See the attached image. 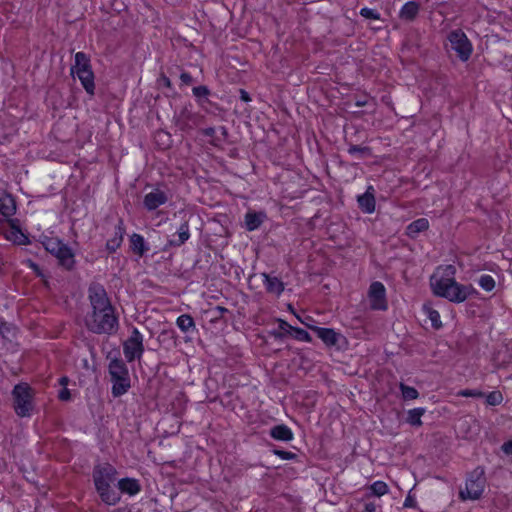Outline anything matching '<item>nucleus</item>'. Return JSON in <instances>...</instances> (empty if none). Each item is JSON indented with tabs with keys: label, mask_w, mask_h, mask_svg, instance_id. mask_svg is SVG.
<instances>
[{
	"label": "nucleus",
	"mask_w": 512,
	"mask_h": 512,
	"mask_svg": "<svg viewBox=\"0 0 512 512\" xmlns=\"http://www.w3.org/2000/svg\"><path fill=\"white\" fill-rule=\"evenodd\" d=\"M365 104H366V102H364V101H357V102H356V106H358V107H362V106H364Z\"/></svg>",
	"instance_id": "nucleus-60"
},
{
	"label": "nucleus",
	"mask_w": 512,
	"mask_h": 512,
	"mask_svg": "<svg viewBox=\"0 0 512 512\" xmlns=\"http://www.w3.org/2000/svg\"><path fill=\"white\" fill-rule=\"evenodd\" d=\"M176 325L184 333H192L197 330L195 321L190 314L180 315L176 320Z\"/></svg>",
	"instance_id": "nucleus-28"
},
{
	"label": "nucleus",
	"mask_w": 512,
	"mask_h": 512,
	"mask_svg": "<svg viewBox=\"0 0 512 512\" xmlns=\"http://www.w3.org/2000/svg\"><path fill=\"white\" fill-rule=\"evenodd\" d=\"M501 449L505 454L512 455V439L504 442Z\"/></svg>",
	"instance_id": "nucleus-52"
},
{
	"label": "nucleus",
	"mask_w": 512,
	"mask_h": 512,
	"mask_svg": "<svg viewBox=\"0 0 512 512\" xmlns=\"http://www.w3.org/2000/svg\"><path fill=\"white\" fill-rule=\"evenodd\" d=\"M157 83H158L159 86H164V87H166V88H168L170 90L173 89V85L171 83V80L164 73H162L160 75V77L157 80Z\"/></svg>",
	"instance_id": "nucleus-45"
},
{
	"label": "nucleus",
	"mask_w": 512,
	"mask_h": 512,
	"mask_svg": "<svg viewBox=\"0 0 512 512\" xmlns=\"http://www.w3.org/2000/svg\"><path fill=\"white\" fill-rule=\"evenodd\" d=\"M380 508L381 506L374 501H368L364 503V509L362 512H377Z\"/></svg>",
	"instance_id": "nucleus-46"
},
{
	"label": "nucleus",
	"mask_w": 512,
	"mask_h": 512,
	"mask_svg": "<svg viewBox=\"0 0 512 512\" xmlns=\"http://www.w3.org/2000/svg\"><path fill=\"white\" fill-rule=\"evenodd\" d=\"M297 318H298V320H299L301 323H303V324H304L307 328H309V329H310V327H316L315 325H312V324H310V323H309V321H310V322H312V321H313L311 317H306L305 319H302V318H300L299 316H297Z\"/></svg>",
	"instance_id": "nucleus-56"
},
{
	"label": "nucleus",
	"mask_w": 512,
	"mask_h": 512,
	"mask_svg": "<svg viewBox=\"0 0 512 512\" xmlns=\"http://www.w3.org/2000/svg\"><path fill=\"white\" fill-rule=\"evenodd\" d=\"M69 378L67 376H62L60 379H59V384L64 388L68 385L69 383Z\"/></svg>",
	"instance_id": "nucleus-57"
},
{
	"label": "nucleus",
	"mask_w": 512,
	"mask_h": 512,
	"mask_svg": "<svg viewBox=\"0 0 512 512\" xmlns=\"http://www.w3.org/2000/svg\"><path fill=\"white\" fill-rule=\"evenodd\" d=\"M76 75L86 93L93 97L95 95V75L93 70H88L86 73H77Z\"/></svg>",
	"instance_id": "nucleus-25"
},
{
	"label": "nucleus",
	"mask_w": 512,
	"mask_h": 512,
	"mask_svg": "<svg viewBox=\"0 0 512 512\" xmlns=\"http://www.w3.org/2000/svg\"><path fill=\"white\" fill-rule=\"evenodd\" d=\"M173 120L175 125L182 132H189L202 123L204 116L197 112H193L191 109L185 106L178 114L174 115Z\"/></svg>",
	"instance_id": "nucleus-9"
},
{
	"label": "nucleus",
	"mask_w": 512,
	"mask_h": 512,
	"mask_svg": "<svg viewBox=\"0 0 512 512\" xmlns=\"http://www.w3.org/2000/svg\"><path fill=\"white\" fill-rule=\"evenodd\" d=\"M370 307L373 310L385 311L387 309L386 288L379 281L373 282L368 292Z\"/></svg>",
	"instance_id": "nucleus-10"
},
{
	"label": "nucleus",
	"mask_w": 512,
	"mask_h": 512,
	"mask_svg": "<svg viewBox=\"0 0 512 512\" xmlns=\"http://www.w3.org/2000/svg\"><path fill=\"white\" fill-rule=\"evenodd\" d=\"M269 335L275 340L282 341L285 339V333H282L280 328L278 330L274 329L269 331Z\"/></svg>",
	"instance_id": "nucleus-51"
},
{
	"label": "nucleus",
	"mask_w": 512,
	"mask_h": 512,
	"mask_svg": "<svg viewBox=\"0 0 512 512\" xmlns=\"http://www.w3.org/2000/svg\"><path fill=\"white\" fill-rule=\"evenodd\" d=\"M88 70H92L90 56L85 52H77L75 54V64L71 66V74L86 73Z\"/></svg>",
	"instance_id": "nucleus-18"
},
{
	"label": "nucleus",
	"mask_w": 512,
	"mask_h": 512,
	"mask_svg": "<svg viewBox=\"0 0 512 512\" xmlns=\"http://www.w3.org/2000/svg\"><path fill=\"white\" fill-rule=\"evenodd\" d=\"M124 234V223L123 220L120 219L118 224L115 226L114 236L106 242V249L109 253H114L121 246Z\"/></svg>",
	"instance_id": "nucleus-17"
},
{
	"label": "nucleus",
	"mask_w": 512,
	"mask_h": 512,
	"mask_svg": "<svg viewBox=\"0 0 512 512\" xmlns=\"http://www.w3.org/2000/svg\"><path fill=\"white\" fill-rule=\"evenodd\" d=\"M32 266H33L34 268H36V269L38 268V267H37V264H34V263H33V264H32Z\"/></svg>",
	"instance_id": "nucleus-62"
},
{
	"label": "nucleus",
	"mask_w": 512,
	"mask_h": 512,
	"mask_svg": "<svg viewBox=\"0 0 512 512\" xmlns=\"http://www.w3.org/2000/svg\"><path fill=\"white\" fill-rule=\"evenodd\" d=\"M58 398L61 401H70L71 400L70 390L66 387L62 388L58 393Z\"/></svg>",
	"instance_id": "nucleus-49"
},
{
	"label": "nucleus",
	"mask_w": 512,
	"mask_h": 512,
	"mask_svg": "<svg viewBox=\"0 0 512 512\" xmlns=\"http://www.w3.org/2000/svg\"><path fill=\"white\" fill-rule=\"evenodd\" d=\"M12 406L15 414L20 418L30 417L35 409L34 389L26 382L16 384L12 391Z\"/></svg>",
	"instance_id": "nucleus-4"
},
{
	"label": "nucleus",
	"mask_w": 512,
	"mask_h": 512,
	"mask_svg": "<svg viewBox=\"0 0 512 512\" xmlns=\"http://www.w3.org/2000/svg\"><path fill=\"white\" fill-rule=\"evenodd\" d=\"M420 5L415 1H408L405 3L400 12L399 17L402 20L413 21L419 13Z\"/></svg>",
	"instance_id": "nucleus-26"
},
{
	"label": "nucleus",
	"mask_w": 512,
	"mask_h": 512,
	"mask_svg": "<svg viewBox=\"0 0 512 512\" xmlns=\"http://www.w3.org/2000/svg\"><path fill=\"white\" fill-rule=\"evenodd\" d=\"M16 212V202L11 194L0 191V214L4 217H10Z\"/></svg>",
	"instance_id": "nucleus-19"
},
{
	"label": "nucleus",
	"mask_w": 512,
	"mask_h": 512,
	"mask_svg": "<svg viewBox=\"0 0 512 512\" xmlns=\"http://www.w3.org/2000/svg\"><path fill=\"white\" fill-rule=\"evenodd\" d=\"M168 201L167 194L160 190L154 189L144 196L143 205L148 211H153Z\"/></svg>",
	"instance_id": "nucleus-13"
},
{
	"label": "nucleus",
	"mask_w": 512,
	"mask_h": 512,
	"mask_svg": "<svg viewBox=\"0 0 512 512\" xmlns=\"http://www.w3.org/2000/svg\"><path fill=\"white\" fill-rule=\"evenodd\" d=\"M347 152L350 155H357L359 159L370 157L372 155V150L370 147L355 144H349Z\"/></svg>",
	"instance_id": "nucleus-33"
},
{
	"label": "nucleus",
	"mask_w": 512,
	"mask_h": 512,
	"mask_svg": "<svg viewBox=\"0 0 512 512\" xmlns=\"http://www.w3.org/2000/svg\"><path fill=\"white\" fill-rule=\"evenodd\" d=\"M423 310L426 313V315L428 316V318L430 319L432 327L434 329H440L442 327V322L440 319L439 312L437 310L433 309L428 304L423 305Z\"/></svg>",
	"instance_id": "nucleus-32"
},
{
	"label": "nucleus",
	"mask_w": 512,
	"mask_h": 512,
	"mask_svg": "<svg viewBox=\"0 0 512 512\" xmlns=\"http://www.w3.org/2000/svg\"><path fill=\"white\" fill-rule=\"evenodd\" d=\"M59 264L64 267L66 270L70 271L74 269L75 266V255L72 249L63 242L61 245V249H59V252L55 256Z\"/></svg>",
	"instance_id": "nucleus-16"
},
{
	"label": "nucleus",
	"mask_w": 512,
	"mask_h": 512,
	"mask_svg": "<svg viewBox=\"0 0 512 512\" xmlns=\"http://www.w3.org/2000/svg\"><path fill=\"white\" fill-rule=\"evenodd\" d=\"M118 489L121 493L134 496L141 491V485L135 478L125 477L118 481Z\"/></svg>",
	"instance_id": "nucleus-21"
},
{
	"label": "nucleus",
	"mask_w": 512,
	"mask_h": 512,
	"mask_svg": "<svg viewBox=\"0 0 512 512\" xmlns=\"http://www.w3.org/2000/svg\"><path fill=\"white\" fill-rule=\"evenodd\" d=\"M433 293L445 298L453 303H462L470 297H475L479 293L472 285L458 283L454 278H440L431 281Z\"/></svg>",
	"instance_id": "nucleus-3"
},
{
	"label": "nucleus",
	"mask_w": 512,
	"mask_h": 512,
	"mask_svg": "<svg viewBox=\"0 0 512 512\" xmlns=\"http://www.w3.org/2000/svg\"><path fill=\"white\" fill-rule=\"evenodd\" d=\"M220 132H221L222 140L223 141H227L228 137H229L228 129L225 126H221L220 127ZM216 141H221V138H216L215 140H213L211 142V144L214 145V146H217Z\"/></svg>",
	"instance_id": "nucleus-50"
},
{
	"label": "nucleus",
	"mask_w": 512,
	"mask_h": 512,
	"mask_svg": "<svg viewBox=\"0 0 512 512\" xmlns=\"http://www.w3.org/2000/svg\"><path fill=\"white\" fill-rule=\"evenodd\" d=\"M88 299L92 311L85 317L86 328L98 335L115 334L119 328L118 317L105 287L99 282H92L88 287Z\"/></svg>",
	"instance_id": "nucleus-1"
},
{
	"label": "nucleus",
	"mask_w": 512,
	"mask_h": 512,
	"mask_svg": "<svg viewBox=\"0 0 512 512\" xmlns=\"http://www.w3.org/2000/svg\"><path fill=\"white\" fill-rule=\"evenodd\" d=\"M13 330H14V327L12 324L4 322V321L0 322V335L3 338L9 339L10 334H12Z\"/></svg>",
	"instance_id": "nucleus-42"
},
{
	"label": "nucleus",
	"mask_w": 512,
	"mask_h": 512,
	"mask_svg": "<svg viewBox=\"0 0 512 512\" xmlns=\"http://www.w3.org/2000/svg\"><path fill=\"white\" fill-rule=\"evenodd\" d=\"M129 242L131 251L139 257H143L149 251V246L140 234L133 233L129 238Z\"/></svg>",
	"instance_id": "nucleus-23"
},
{
	"label": "nucleus",
	"mask_w": 512,
	"mask_h": 512,
	"mask_svg": "<svg viewBox=\"0 0 512 512\" xmlns=\"http://www.w3.org/2000/svg\"><path fill=\"white\" fill-rule=\"evenodd\" d=\"M201 133L206 137L213 138L215 136V129L213 127L205 128L201 131Z\"/></svg>",
	"instance_id": "nucleus-55"
},
{
	"label": "nucleus",
	"mask_w": 512,
	"mask_h": 512,
	"mask_svg": "<svg viewBox=\"0 0 512 512\" xmlns=\"http://www.w3.org/2000/svg\"><path fill=\"white\" fill-rule=\"evenodd\" d=\"M279 328L281 329L282 333H285V338L287 336L292 337V329H294V326L290 325L287 321L283 319H278Z\"/></svg>",
	"instance_id": "nucleus-43"
},
{
	"label": "nucleus",
	"mask_w": 512,
	"mask_h": 512,
	"mask_svg": "<svg viewBox=\"0 0 512 512\" xmlns=\"http://www.w3.org/2000/svg\"><path fill=\"white\" fill-rule=\"evenodd\" d=\"M264 278L263 283L268 293L280 296L284 291V283L276 276H271L267 273H262Z\"/></svg>",
	"instance_id": "nucleus-20"
},
{
	"label": "nucleus",
	"mask_w": 512,
	"mask_h": 512,
	"mask_svg": "<svg viewBox=\"0 0 512 512\" xmlns=\"http://www.w3.org/2000/svg\"><path fill=\"white\" fill-rule=\"evenodd\" d=\"M399 389L401 391L402 398L405 401L414 400V399H417L419 397V392L417 391L416 388H414L412 386H408V385H406V384L401 382L399 384Z\"/></svg>",
	"instance_id": "nucleus-35"
},
{
	"label": "nucleus",
	"mask_w": 512,
	"mask_h": 512,
	"mask_svg": "<svg viewBox=\"0 0 512 512\" xmlns=\"http://www.w3.org/2000/svg\"><path fill=\"white\" fill-rule=\"evenodd\" d=\"M7 239L17 245H26L30 243L29 238L25 235L18 226L11 223V230L7 234Z\"/></svg>",
	"instance_id": "nucleus-29"
},
{
	"label": "nucleus",
	"mask_w": 512,
	"mask_h": 512,
	"mask_svg": "<svg viewBox=\"0 0 512 512\" xmlns=\"http://www.w3.org/2000/svg\"><path fill=\"white\" fill-rule=\"evenodd\" d=\"M358 207L363 213L371 214L375 211V190L372 185H369L362 195L357 196Z\"/></svg>",
	"instance_id": "nucleus-14"
},
{
	"label": "nucleus",
	"mask_w": 512,
	"mask_h": 512,
	"mask_svg": "<svg viewBox=\"0 0 512 512\" xmlns=\"http://www.w3.org/2000/svg\"><path fill=\"white\" fill-rule=\"evenodd\" d=\"M155 143L156 145L162 149H169L172 145V139L170 133L164 131V130H158L156 131L154 135Z\"/></svg>",
	"instance_id": "nucleus-31"
},
{
	"label": "nucleus",
	"mask_w": 512,
	"mask_h": 512,
	"mask_svg": "<svg viewBox=\"0 0 512 512\" xmlns=\"http://www.w3.org/2000/svg\"><path fill=\"white\" fill-rule=\"evenodd\" d=\"M292 333H293L292 338H294L295 340L303 341V342H311L312 341L310 334L302 328L294 327V329H292Z\"/></svg>",
	"instance_id": "nucleus-38"
},
{
	"label": "nucleus",
	"mask_w": 512,
	"mask_h": 512,
	"mask_svg": "<svg viewBox=\"0 0 512 512\" xmlns=\"http://www.w3.org/2000/svg\"><path fill=\"white\" fill-rule=\"evenodd\" d=\"M108 373L112 383V396L118 398L126 394L131 388V379L124 360L118 357L111 359L108 365Z\"/></svg>",
	"instance_id": "nucleus-5"
},
{
	"label": "nucleus",
	"mask_w": 512,
	"mask_h": 512,
	"mask_svg": "<svg viewBox=\"0 0 512 512\" xmlns=\"http://www.w3.org/2000/svg\"><path fill=\"white\" fill-rule=\"evenodd\" d=\"M116 468L110 463L95 465L92 472L93 482L102 502L106 505H116L121 500V495L115 491L111 484L115 482Z\"/></svg>",
	"instance_id": "nucleus-2"
},
{
	"label": "nucleus",
	"mask_w": 512,
	"mask_h": 512,
	"mask_svg": "<svg viewBox=\"0 0 512 512\" xmlns=\"http://www.w3.org/2000/svg\"><path fill=\"white\" fill-rule=\"evenodd\" d=\"M267 219L264 211H248L244 216V227L247 231L257 230Z\"/></svg>",
	"instance_id": "nucleus-15"
},
{
	"label": "nucleus",
	"mask_w": 512,
	"mask_h": 512,
	"mask_svg": "<svg viewBox=\"0 0 512 512\" xmlns=\"http://www.w3.org/2000/svg\"><path fill=\"white\" fill-rule=\"evenodd\" d=\"M46 251H48L50 254L56 256L59 252V249H61V245L63 244V241L59 238L54 237H46L45 240L42 242Z\"/></svg>",
	"instance_id": "nucleus-34"
},
{
	"label": "nucleus",
	"mask_w": 512,
	"mask_h": 512,
	"mask_svg": "<svg viewBox=\"0 0 512 512\" xmlns=\"http://www.w3.org/2000/svg\"><path fill=\"white\" fill-rule=\"evenodd\" d=\"M450 47L456 52L457 57L462 62H467L473 52V46L467 35L461 29H455L449 32L447 36Z\"/></svg>",
	"instance_id": "nucleus-7"
},
{
	"label": "nucleus",
	"mask_w": 512,
	"mask_h": 512,
	"mask_svg": "<svg viewBox=\"0 0 512 512\" xmlns=\"http://www.w3.org/2000/svg\"><path fill=\"white\" fill-rule=\"evenodd\" d=\"M486 482L484 467L477 466L467 475L465 489L460 490L459 498L463 501L480 499L484 492Z\"/></svg>",
	"instance_id": "nucleus-6"
},
{
	"label": "nucleus",
	"mask_w": 512,
	"mask_h": 512,
	"mask_svg": "<svg viewBox=\"0 0 512 512\" xmlns=\"http://www.w3.org/2000/svg\"><path fill=\"white\" fill-rule=\"evenodd\" d=\"M114 512H131V510L126 507H120L115 509Z\"/></svg>",
	"instance_id": "nucleus-59"
},
{
	"label": "nucleus",
	"mask_w": 512,
	"mask_h": 512,
	"mask_svg": "<svg viewBox=\"0 0 512 512\" xmlns=\"http://www.w3.org/2000/svg\"><path fill=\"white\" fill-rule=\"evenodd\" d=\"M503 401V395L500 391H492L486 395V403L490 406H497Z\"/></svg>",
	"instance_id": "nucleus-39"
},
{
	"label": "nucleus",
	"mask_w": 512,
	"mask_h": 512,
	"mask_svg": "<svg viewBox=\"0 0 512 512\" xmlns=\"http://www.w3.org/2000/svg\"><path fill=\"white\" fill-rule=\"evenodd\" d=\"M192 93L196 99V102L201 107H205L206 104H211V101L209 100L211 91L206 85H200V86L193 87Z\"/></svg>",
	"instance_id": "nucleus-27"
},
{
	"label": "nucleus",
	"mask_w": 512,
	"mask_h": 512,
	"mask_svg": "<svg viewBox=\"0 0 512 512\" xmlns=\"http://www.w3.org/2000/svg\"><path fill=\"white\" fill-rule=\"evenodd\" d=\"M272 452L274 455L280 457L283 460H294L297 458V454H295L291 451H286V450L275 448V449H273Z\"/></svg>",
	"instance_id": "nucleus-41"
},
{
	"label": "nucleus",
	"mask_w": 512,
	"mask_h": 512,
	"mask_svg": "<svg viewBox=\"0 0 512 512\" xmlns=\"http://www.w3.org/2000/svg\"><path fill=\"white\" fill-rule=\"evenodd\" d=\"M458 395L463 396V397H473V398H481V397L485 396V394L482 391L473 390V389L461 390L458 393Z\"/></svg>",
	"instance_id": "nucleus-44"
},
{
	"label": "nucleus",
	"mask_w": 512,
	"mask_h": 512,
	"mask_svg": "<svg viewBox=\"0 0 512 512\" xmlns=\"http://www.w3.org/2000/svg\"><path fill=\"white\" fill-rule=\"evenodd\" d=\"M190 238V227L189 220H184L176 233L172 235L170 239L167 240L166 244L162 247V251L167 252L172 247H180Z\"/></svg>",
	"instance_id": "nucleus-12"
},
{
	"label": "nucleus",
	"mask_w": 512,
	"mask_h": 512,
	"mask_svg": "<svg viewBox=\"0 0 512 512\" xmlns=\"http://www.w3.org/2000/svg\"><path fill=\"white\" fill-rule=\"evenodd\" d=\"M269 435L274 440L283 442H289L294 438L292 430L285 424H278L273 426L269 431Z\"/></svg>",
	"instance_id": "nucleus-22"
},
{
	"label": "nucleus",
	"mask_w": 512,
	"mask_h": 512,
	"mask_svg": "<svg viewBox=\"0 0 512 512\" xmlns=\"http://www.w3.org/2000/svg\"><path fill=\"white\" fill-rule=\"evenodd\" d=\"M239 94H240V99L244 102H250L251 101V97L249 95V93L244 90V89H240L239 90Z\"/></svg>",
	"instance_id": "nucleus-54"
},
{
	"label": "nucleus",
	"mask_w": 512,
	"mask_h": 512,
	"mask_svg": "<svg viewBox=\"0 0 512 512\" xmlns=\"http://www.w3.org/2000/svg\"><path fill=\"white\" fill-rule=\"evenodd\" d=\"M456 272V268L453 265H447L445 268L446 278H453Z\"/></svg>",
	"instance_id": "nucleus-53"
},
{
	"label": "nucleus",
	"mask_w": 512,
	"mask_h": 512,
	"mask_svg": "<svg viewBox=\"0 0 512 512\" xmlns=\"http://www.w3.org/2000/svg\"><path fill=\"white\" fill-rule=\"evenodd\" d=\"M403 506L406 508H416L417 503L415 498L411 495V491L406 496Z\"/></svg>",
	"instance_id": "nucleus-48"
},
{
	"label": "nucleus",
	"mask_w": 512,
	"mask_h": 512,
	"mask_svg": "<svg viewBox=\"0 0 512 512\" xmlns=\"http://www.w3.org/2000/svg\"><path fill=\"white\" fill-rule=\"evenodd\" d=\"M359 14L366 19L380 20V13L368 7H364L360 10Z\"/></svg>",
	"instance_id": "nucleus-40"
},
{
	"label": "nucleus",
	"mask_w": 512,
	"mask_h": 512,
	"mask_svg": "<svg viewBox=\"0 0 512 512\" xmlns=\"http://www.w3.org/2000/svg\"><path fill=\"white\" fill-rule=\"evenodd\" d=\"M426 409L419 407L410 409L407 413L406 422L411 426L419 427L422 425L421 417L425 414Z\"/></svg>",
	"instance_id": "nucleus-30"
},
{
	"label": "nucleus",
	"mask_w": 512,
	"mask_h": 512,
	"mask_svg": "<svg viewBox=\"0 0 512 512\" xmlns=\"http://www.w3.org/2000/svg\"><path fill=\"white\" fill-rule=\"evenodd\" d=\"M214 310L218 311L220 313V316H222L225 313H229V310L222 306H216Z\"/></svg>",
	"instance_id": "nucleus-58"
},
{
	"label": "nucleus",
	"mask_w": 512,
	"mask_h": 512,
	"mask_svg": "<svg viewBox=\"0 0 512 512\" xmlns=\"http://www.w3.org/2000/svg\"><path fill=\"white\" fill-rule=\"evenodd\" d=\"M310 330L316 333L317 337L320 338L327 347L341 348V342H346V338L336 332L332 328L324 327H310Z\"/></svg>",
	"instance_id": "nucleus-11"
},
{
	"label": "nucleus",
	"mask_w": 512,
	"mask_h": 512,
	"mask_svg": "<svg viewBox=\"0 0 512 512\" xmlns=\"http://www.w3.org/2000/svg\"><path fill=\"white\" fill-rule=\"evenodd\" d=\"M199 263L200 261L199 260H196L194 265H193V268L196 269V268H201V266H199Z\"/></svg>",
	"instance_id": "nucleus-61"
},
{
	"label": "nucleus",
	"mask_w": 512,
	"mask_h": 512,
	"mask_svg": "<svg viewBox=\"0 0 512 512\" xmlns=\"http://www.w3.org/2000/svg\"><path fill=\"white\" fill-rule=\"evenodd\" d=\"M429 228V221L426 218H418L406 227V235L409 238H416L419 233Z\"/></svg>",
	"instance_id": "nucleus-24"
},
{
	"label": "nucleus",
	"mask_w": 512,
	"mask_h": 512,
	"mask_svg": "<svg viewBox=\"0 0 512 512\" xmlns=\"http://www.w3.org/2000/svg\"><path fill=\"white\" fill-rule=\"evenodd\" d=\"M180 80H181V85H186V86L191 85L194 82V78L191 76V74L188 72H185V71H183L180 74Z\"/></svg>",
	"instance_id": "nucleus-47"
},
{
	"label": "nucleus",
	"mask_w": 512,
	"mask_h": 512,
	"mask_svg": "<svg viewBox=\"0 0 512 512\" xmlns=\"http://www.w3.org/2000/svg\"><path fill=\"white\" fill-rule=\"evenodd\" d=\"M144 350L143 336L136 327H133L130 336L123 343V353L126 361L140 360Z\"/></svg>",
	"instance_id": "nucleus-8"
},
{
	"label": "nucleus",
	"mask_w": 512,
	"mask_h": 512,
	"mask_svg": "<svg viewBox=\"0 0 512 512\" xmlns=\"http://www.w3.org/2000/svg\"><path fill=\"white\" fill-rule=\"evenodd\" d=\"M371 495L380 497L388 492V485L383 481H375L370 486Z\"/></svg>",
	"instance_id": "nucleus-36"
},
{
	"label": "nucleus",
	"mask_w": 512,
	"mask_h": 512,
	"mask_svg": "<svg viewBox=\"0 0 512 512\" xmlns=\"http://www.w3.org/2000/svg\"><path fill=\"white\" fill-rule=\"evenodd\" d=\"M478 284L487 292L495 288V280L491 275H482L478 280Z\"/></svg>",
	"instance_id": "nucleus-37"
}]
</instances>
